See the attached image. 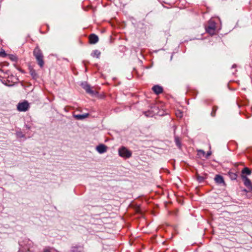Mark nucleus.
Here are the masks:
<instances>
[{"label":"nucleus","mask_w":252,"mask_h":252,"mask_svg":"<svg viewBox=\"0 0 252 252\" xmlns=\"http://www.w3.org/2000/svg\"><path fill=\"white\" fill-rule=\"evenodd\" d=\"M108 148L103 144H100L97 146L95 148L96 151L100 154H103L107 152Z\"/></svg>","instance_id":"0eeeda50"},{"label":"nucleus","mask_w":252,"mask_h":252,"mask_svg":"<svg viewBox=\"0 0 252 252\" xmlns=\"http://www.w3.org/2000/svg\"><path fill=\"white\" fill-rule=\"evenodd\" d=\"M214 179L216 183L218 184H221L223 186L225 185V183L222 176L220 175H216Z\"/></svg>","instance_id":"9d476101"},{"label":"nucleus","mask_w":252,"mask_h":252,"mask_svg":"<svg viewBox=\"0 0 252 252\" xmlns=\"http://www.w3.org/2000/svg\"><path fill=\"white\" fill-rule=\"evenodd\" d=\"M152 90L156 94H158L162 93L163 88L159 85H155L153 87Z\"/></svg>","instance_id":"9b49d317"},{"label":"nucleus","mask_w":252,"mask_h":252,"mask_svg":"<svg viewBox=\"0 0 252 252\" xmlns=\"http://www.w3.org/2000/svg\"><path fill=\"white\" fill-rule=\"evenodd\" d=\"M9 58L11 60L13 61H16L17 60V57L13 55H11L9 56Z\"/></svg>","instance_id":"412c9836"},{"label":"nucleus","mask_w":252,"mask_h":252,"mask_svg":"<svg viewBox=\"0 0 252 252\" xmlns=\"http://www.w3.org/2000/svg\"><path fill=\"white\" fill-rule=\"evenodd\" d=\"M228 175L230 179L232 180H236L237 178V174L236 173H233L232 172H229Z\"/></svg>","instance_id":"2eb2a0df"},{"label":"nucleus","mask_w":252,"mask_h":252,"mask_svg":"<svg viewBox=\"0 0 252 252\" xmlns=\"http://www.w3.org/2000/svg\"><path fill=\"white\" fill-rule=\"evenodd\" d=\"M242 174H247V175H250V174H251V170H250L249 168H248V167H245V168L243 169V170H242Z\"/></svg>","instance_id":"6ab92c4d"},{"label":"nucleus","mask_w":252,"mask_h":252,"mask_svg":"<svg viewBox=\"0 0 252 252\" xmlns=\"http://www.w3.org/2000/svg\"><path fill=\"white\" fill-rule=\"evenodd\" d=\"M29 104L27 101L19 103L17 106V110L20 112H25L28 110Z\"/></svg>","instance_id":"39448f33"},{"label":"nucleus","mask_w":252,"mask_h":252,"mask_svg":"<svg viewBox=\"0 0 252 252\" xmlns=\"http://www.w3.org/2000/svg\"><path fill=\"white\" fill-rule=\"evenodd\" d=\"M242 178L244 180V185L248 188V189L250 190L252 189V185L250 179L244 175L242 176Z\"/></svg>","instance_id":"1a4fd4ad"},{"label":"nucleus","mask_w":252,"mask_h":252,"mask_svg":"<svg viewBox=\"0 0 252 252\" xmlns=\"http://www.w3.org/2000/svg\"><path fill=\"white\" fill-rule=\"evenodd\" d=\"M158 113V109L156 106L152 107L151 110L144 112L145 115L147 117H152Z\"/></svg>","instance_id":"423d86ee"},{"label":"nucleus","mask_w":252,"mask_h":252,"mask_svg":"<svg viewBox=\"0 0 252 252\" xmlns=\"http://www.w3.org/2000/svg\"><path fill=\"white\" fill-rule=\"evenodd\" d=\"M177 117H181L182 116L181 112H179V113H176Z\"/></svg>","instance_id":"5701e85b"},{"label":"nucleus","mask_w":252,"mask_h":252,"mask_svg":"<svg viewBox=\"0 0 252 252\" xmlns=\"http://www.w3.org/2000/svg\"><path fill=\"white\" fill-rule=\"evenodd\" d=\"M175 142L176 143V145L179 148H181V143L180 139L179 137H178L177 136H175Z\"/></svg>","instance_id":"a211bd4d"},{"label":"nucleus","mask_w":252,"mask_h":252,"mask_svg":"<svg viewBox=\"0 0 252 252\" xmlns=\"http://www.w3.org/2000/svg\"><path fill=\"white\" fill-rule=\"evenodd\" d=\"M198 153L202 154V155L205 154V152L203 150H199L198 151Z\"/></svg>","instance_id":"4be33fe9"},{"label":"nucleus","mask_w":252,"mask_h":252,"mask_svg":"<svg viewBox=\"0 0 252 252\" xmlns=\"http://www.w3.org/2000/svg\"><path fill=\"white\" fill-rule=\"evenodd\" d=\"M236 64H233L232 66V68H236Z\"/></svg>","instance_id":"a878e982"},{"label":"nucleus","mask_w":252,"mask_h":252,"mask_svg":"<svg viewBox=\"0 0 252 252\" xmlns=\"http://www.w3.org/2000/svg\"><path fill=\"white\" fill-rule=\"evenodd\" d=\"M218 109V107L217 106H214L212 108V111L211 113V115L212 117H215L216 115V112Z\"/></svg>","instance_id":"aec40b11"},{"label":"nucleus","mask_w":252,"mask_h":252,"mask_svg":"<svg viewBox=\"0 0 252 252\" xmlns=\"http://www.w3.org/2000/svg\"><path fill=\"white\" fill-rule=\"evenodd\" d=\"M44 252H51L49 250H44Z\"/></svg>","instance_id":"393cba45"},{"label":"nucleus","mask_w":252,"mask_h":252,"mask_svg":"<svg viewBox=\"0 0 252 252\" xmlns=\"http://www.w3.org/2000/svg\"><path fill=\"white\" fill-rule=\"evenodd\" d=\"M89 42L91 44H94L98 41V37L94 33H92L89 37Z\"/></svg>","instance_id":"6e6552de"},{"label":"nucleus","mask_w":252,"mask_h":252,"mask_svg":"<svg viewBox=\"0 0 252 252\" xmlns=\"http://www.w3.org/2000/svg\"><path fill=\"white\" fill-rule=\"evenodd\" d=\"M81 86L86 91L87 93L92 96L94 95L96 93L86 82L81 83Z\"/></svg>","instance_id":"20e7f679"},{"label":"nucleus","mask_w":252,"mask_h":252,"mask_svg":"<svg viewBox=\"0 0 252 252\" xmlns=\"http://www.w3.org/2000/svg\"><path fill=\"white\" fill-rule=\"evenodd\" d=\"M30 73L33 79H35L37 78V74L36 73V71L35 70H34L33 69H31Z\"/></svg>","instance_id":"dca6fc26"},{"label":"nucleus","mask_w":252,"mask_h":252,"mask_svg":"<svg viewBox=\"0 0 252 252\" xmlns=\"http://www.w3.org/2000/svg\"><path fill=\"white\" fill-rule=\"evenodd\" d=\"M91 55L93 57L98 58L100 55V52L97 50H95L92 53Z\"/></svg>","instance_id":"4468645a"},{"label":"nucleus","mask_w":252,"mask_h":252,"mask_svg":"<svg viewBox=\"0 0 252 252\" xmlns=\"http://www.w3.org/2000/svg\"><path fill=\"white\" fill-rule=\"evenodd\" d=\"M19 136H20V137H24V135H23L22 134H21L19 135Z\"/></svg>","instance_id":"bb28decb"},{"label":"nucleus","mask_w":252,"mask_h":252,"mask_svg":"<svg viewBox=\"0 0 252 252\" xmlns=\"http://www.w3.org/2000/svg\"><path fill=\"white\" fill-rule=\"evenodd\" d=\"M33 54L35 58L36 61L37 62L38 64L40 66V67H42L44 64V62L43 61V55L41 50L38 46L34 48L33 51Z\"/></svg>","instance_id":"f257e3e1"},{"label":"nucleus","mask_w":252,"mask_h":252,"mask_svg":"<svg viewBox=\"0 0 252 252\" xmlns=\"http://www.w3.org/2000/svg\"><path fill=\"white\" fill-rule=\"evenodd\" d=\"M83 247L81 246L72 247L71 252H83Z\"/></svg>","instance_id":"f8f14e48"},{"label":"nucleus","mask_w":252,"mask_h":252,"mask_svg":"<svg viewBox=\"0 0 252 252\" xmlns=\"http://www.w3.org/2000/svg\"><path fill=\"white\" fill-rule=\"evenodd\" d=\"M119 155L124 158H129L132 156V152L125 147H122L119 148Z\"/></svg>","instance_id":"f03ea898"},{"label":"nucleus","mask_w":252,"mask_h":252,"mask_svg":"<svg viewBox=\"0 0 252 252\" xmlns=\"http://www.w3.org/2000/svg\"><path fill=\"white\" fill-rule=\"evenodd\" d=\"M89 116V114L88 113H85V114H77V115H74V117L77 119V120H83V119H84L86 118H87Z\"/></svg>","instance_id":"ddd939ff"},{"label":"nucleus","mask_w":252,"mask_h":252,"mask_svg":"<svg viewBox=\"0 0 252 252\" xmlns=\"http://www.w3.org/2000/svg\"><path fill=\"white\" fill-rule=\"evenodd\" d=\"M211 155V152H208L207 153V154H206V158L208 157H209V156H210Z\"/></svg>","instance_id":"b1692460"},{"label":"nucleus","mask_w":252,"mask_h":252,"mask_svg":"<svg viewBox=\"0 0 252 252\" xmlns=\"http://www.w3.org/2000/svg\"><path fill=\"white\" fill-rule=\"evenodd\" d=\"M206 175H205V176L204 177V176H202L198 174H197L196 178H197V181L199 183L203 182L204 181V180L206 178Z\"/></svg>","instance_id":"f3484780"},{"label":"nucleus","mask_w":252,"mask_h":252,"mask_svg":"<svg viewBox=\"0 0 252 252\" xmlns=\"http://www.w3.org/2000/svg\"><path fill=\"white\" fill-rule=\"evenodd\" d=\"M216 23L212 20L208 22V25L205 28L206 31L210 34H214L216 31Z\"/></svg>","instance_id":"7ed1b4c3"}]
</instances>
